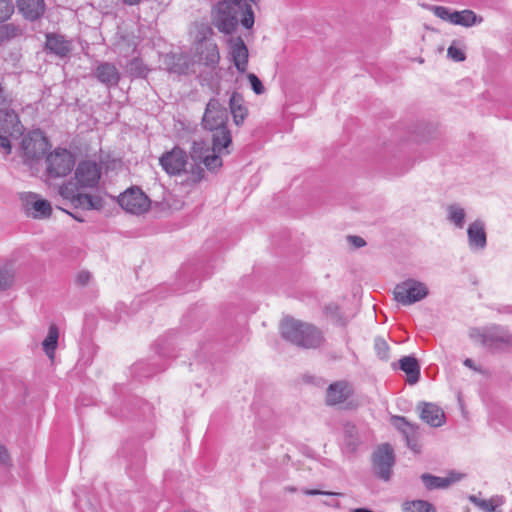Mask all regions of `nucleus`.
Segmentation results:
<instances>
[{
  "label": "nucleus",
  "mask_w": 512,
  "mask_h": 512,
  "mask_svg": "<svg viewBox=\"0 0 512 512\" xmlns=\"http://www.w3.org/2000/svg\"><path fill=\"white\" fill-rule=\"evenodd\" d=\"M280 330L284 339L302 348L315 349L324 341L322 332L314 325L293 318H285Z\"/></svg>",
  "instance_id": "f03ea898"
},
{
  "label": "nucleus",
  "mask_w": 512,
  "mask_h": 512,
  "mask_svg": "<svg viewBox=\"0 0 512 512\" xmlns=\"http://www.w3.org/2000/svg\"><path fill=\"white\" fill-rule=\"evenodd\" d=\"M353 512H373V511L368 510L366 508H358V509H355Z\"/></svg>",
  "instance_id": "5fc2aeb1"
},
{
  "label": "nucleus",
  "mask_w": 512,
  "mask_h": 512,
  "mask_svg": "<svg viewBox=\"0 0 512 512\" xmlns=\"http://www.w3.org/2000/svg\"><path fill=\"white\" fill-rule=\"evenodd\" d=\"M447 220L456 228L462 229L465 224L466 211L459 204H450L446 208Z\"/></svg>",
  "instance_id": "c85d7f7f"
},
{
  "label": "nucleus",
  "mask_w": 512,
  "mask_h": 512,
  "mask_svg": "<svg viewBox=\"0 0 512 512\" xmlns=\"http://www.w3.org/2000/svg\"><path fill=\"white\" fill-rule=\"evenodd\" d=\"M0 128L2 132L11 137H18L23 131V125L18 115L12 109L0 108Z\"/></svg>",
  "instance_id": "6ab92c4d"
},
{
  "label": "nucleus",
  "mask_w": 512,
  "mask_h": 512,
  "mask_svg": "<svg viewBox=\"0 0 512 512\" xmlns=\"http://www.w3.org/2000/svg\"><path fill=\"white\" fill-rule=\"evenodd\" d=\"M124 46L132 47V51H133V52H134V51H135V49H136V44H135V43H132V44H126V41H125V40H123V41H121V42H119V43L117 44V47H118V49H119V53H121V52H122V49H121V48H122V47H124Z\"/></svg>",
  "instance_id": "3c124183"
},
{
  "label": "nucleus",
  "mask_w": 512,
  "mask_h": 512,
  "mask_svg": "<svg viewBox=\"0 0 512 512\" xmlns=\"http://www.w3.org/2000/svg\"><path fill=\"white\" fill-rule=\"evenodd\" d=\"M0 151L5 155H9L12 151V146L8 136L0 134Z\"/></svg>",
  "instance_id": "c03bdc74"
},
{
  "label": "nucleus",
  "mask_w": 512,
  "mask_h": 512,
  "mask_svg": "<svg viewBox=\"0 0 512 512\" xmlns=\"http://www.w3.org/2000/svg\"><path fill=\"white\" fill-rule=\"evenodd\" d=\"M17 6L22 15L30 21L39 19L45 12L44 0H17Z\"/></svg>",
  "instance_id": "b1692460"
},
{
  "label": "nucleus",
  "mask_w": 512,
  "mask_h": 512,
  "mask_svg": "<svg viewBox=\"0 0 512 512\" xmlns=\"http://www.w3.org/2000/svg\"><path fill=\"white\" fill-rule=\"evenodd\" d=\"M60 195L65 199H70L75 206L83 209L96 208L97 199L89 194H82L78 192V186L73 183L63 184L59 189Z\"/></svg>",
  "instance_id": "2eb2a0df"
},
{
  "label": "nucleus",
  "mask_w": 512,
  "mask_h": 512,
  "mask_svg": "<svg viewBox=\"0 0 512 512\" xmlns=\"http://www.w3.org/2000/svg\"><path fill=\"white\" fill-rule=\"evenodd\" d=\"M21 148L24 161L32 164L45 155L50 143L40 130H33L22 139Z\"/></svg>",
  "instance_id": "39448f33"
},
{
  "label": "nucleus",
  "mask_w": 512,
  "mask_h": 512,
  "mask_svg": "<svg viewBox=\"0 0 512 512\" xmlns=\"http://www.w3.org/2000/svg\"><path fill=\"white\" fill-rule=\"evenodd\" d=\"M91 278L92 275L89 271L82 270L77 273L75 281L78 286L84 287L90 282Z\"/></svg>",
  "instance_id": "37998d69"
},
{
  "label": "nucleus",
  "mask_w": 512,
  "mask_h": 512,
  "mask_svg": "<svg viewBox=\"0 0 512 512\" xmlns=\"http://www.w3.org/2000/svg\"><path fill=\"white\" fill-rule=\"evenodd\" d=\"M447 56L456 62H461L465 60V53L460 48L454 45H451L448 48Z\"/></svg>",
  "instance_id": "79ce46f5"
},
{
  "label": "nucleus",
  "mask_w": 512,
  "mask_h": 512,
  "mask_svg": "<svg viewBox=\"0 0 512 512\" xmlns=\"http://www.w3.org/2000/svg\"><path fill=\"white\" fill-rule=\"evenodd\" d=\"M159 163L168 175H180L186 170L188 156L185 151L175 147L171 151L164 153L160 157Z\"/></svg>",
  "instance_id": "9b49d317"
},
{
  "label": "nucleus",
  "mask_w": 512,
  "mask_h": 512,
  "mask_svg": "<svg viewBox=\"0 0 512 512\" xmlns=\"http://www.w3.org/2000/svg\"><path fill=\"white\" fill-rule=\"evenodd\" d=\"M59 338L58 328L55 325H51L48 330L46 338L42 342V347L49 359H53L55 356V350L57 348Z\"/></svg>",
  "instance_id": "c756f323"
},
{
  "label": "nucleus",
  "mask_w": 512,
  "mask_h": 512,
  "mask_svg": "<svg viewBox=\"0 0 512 512\" xmlns=\"http://www.w3.org/2000/svg\"><path fill=\"white\" fill-rule=\"evenodd\" d=\"M119 205L127 212L139 215L148 211L150 200L147 195L138 187H132L120 194Z\"/></svg>",
  "instance_id": "6e6552de"
},
{
  "label": "nucleus",
  "mask_w": 512,
  "mask_h": 512,
  "mask_svg": "<svg viewBox=\"0 0 512 512\" xmlns=\"http://www.w3.org/2000/svg\"><path fill=\"white\" fill-rule=\"evenodd\" d=\"M245 9H233L226 6L218 5V15L215 26L218 30L225 34H231L235 31L238 22V14L242 15Z\"/></svg>",
  "instance_id": "ddd939ff"
},
{
  "label": "nucleus",
  "mask_w": 512,
  "mask_h": 512,
  "mask_svg": "<svg viewBox=\"0 0 512 512\" xmlns=\"http://www.w3.org/2000/svg\"><path fill=\"white\" fill-rule=\"evenodd\" d=\"M303 493L305 495H309V496H315V495H337V493H333V492H326V491H321V490H317V489H305L303 490Z\"/></svg>",
  "instance_id": "de8ad7c7"
},
{
  "label": "nucleus",
  "mask_w": 512,
  "mask_h": 512,
  "mask_svg": "<svg viewBox=\"0 0 512 512\" xmlns=\"http://www.w3.org/2000/svg\"><path fill=\"white\" fill-rule=\"evenodd\" d=\"M229 55L234 66L240 73L248 67V48L241 37L230 38L228 41Z\"/></svg>",
  "instance_id": "4468645a"
},
{
  "label": "nucleus",
  "mask_w": 512,
  "mask_h": 512,
  "mask_svg": "<svg viewBox=\"0 0 512 512\" xmlns=\"http://www.w3.org/2000/svg\"><path fill=\"white\" fill-rule=\"evenodd\" d=\"M421 480L423 481L425 487L428 490L444 489L460 480V476L451 473L447 477H438L428 473H424L421 475Z\"/></svg>",
  "instance_id": "a878e982"
},
{
  "label": "nucleus",
  "mask_w": 512,
  "mask_h": 512,
  "mask_svg": "<svg viewBox=\"0 0 512 512\" xmlns=\"http://www.w3.org/2000/svg\"><path fill=\"white\" fill-rule=\"evenodd\" d=\"M505 503V497L502 495H494L489 499H484V501H481L480 509H482L484 512H503L502 510L498 509L500 506H502Z\"/></svg>",
  "instance_id": "f704fd0d"
},
{
  "label": "nucleus",
  "mask_w": 512,
  "mask_h": 512,
  "mask_svg": "<svg viewBox=\"0 0 512 512\" xmlns=\"http://www.w3.org/2000/svg\"><path fill=\"white\" fill-rule=\"evenodd\" d=\"M13 12L14 4L12 0H0V22L9 19Z\"/></svg>",
  "instance_id": "4c0bfd02"
},
{
  "label": "nucleus",
  "mask_w": 512,
  "mask_h": 512,
  "mask_svg": "<svg viewBox=\"0 0 512 512\" xmlns=\"http://www.w3.org/2000/svg\"><path fill=\"white\" fill-rule=\"evenodd\" d=\"M213 34L210 26L202 24L198 26L194 43V56L197 62L210 68H215L220 60L219 49Z\"/></svg>",
  "instance_id": "20e7f679"
},
{
  "label": "nucleus",
  "mask_w": 512,
  "mask_h": 512,
  "mask_svg": "<svg viewBox=\"0 0 512 512\" xmlns=\"http://www.w3.org/2000/svg\"><path fill=\"white\" fill-rule=\"evenodd\" d=\"M247 78L250 82L252 90L255 92V94L260 95L264 93V86L261 82V80L253 73H249L247 75Z\"/></svg>",
  "instance_id": "ea45409f"
},
{
  "label": "nucleus",
  "mask_w": 512,
  "mask_h": 512,
  "mask_svg": "<svg viewBox=\"0 0 512 512\" xmlns=\"http://www.w3.org/2000/svg\"><path fill=\"white\" fill-rule=\"evenodd\" d=\"M395 300L406 306L424 299L428 295V287L417 280L407 279L394 288Z\"/></svg>",
  "instance_id": "423d86ee"
},
{
  "label": "nucleus",
  "mask_w": 512,
  "mask_h": 512,
  "mask_svg": "<svg viewBox=\"0 0 512 512\" xmlns=\"http://www.w3.org/2000/svg\"><path fill=\"white\" fill-rule=\"evenodd\" d=\"M165 63L167 64L168 70L171 73L182 75L185 74L188 70L187 61L182 56L176 54L167 55Z\"/></svg>",
  "instance_id": "7c9ffc66"
},
{
  "label": "nucleus",
  "mask_w": 512,
  "mask_h": 512,
  "mask_svg": "<svg viewBox=\"0 0 512 512\" xmlns=\"http://www.w3.org/2000/svg\"><path fill=\"white\" fill-rule=\"evenodd\" d=\"M230 111L233 116L234 123L239 126L243 124L248 115V109L244 105V99L241 94L233 92L229 99Z\"/></svg>",
  "instance_id": "bb28decb"
},
{
  "label": "nucleus",
  "mask_w": 512,
  "mask_h": 512,
  "mask_svg": "<svg viewBox=\"0 0 512 512\" xmlns=\"http://www.w3.org/2000/svg\"><path fill=\"white\" fill-rule=\"evenodd\" d=\"M221 154H229L228 148L222 149L220 152L214 151V144L212 143V152H210V149L202 141H194L191 148V157L195 161L203 162L210 171H214L222 166Z\"/></svg>",
  "instance_id": "1a4fd4ad"
},
{
  "label": "nucleus",
  "mask_w": 512,
  "mask_h": 512,
  "mask_svg": "<svg viewBox=\"0 0 512 512\" xmlns=\"http://www.w3.org/2000/svg\"><path fill=\"white\" fill-rule=\"evenodd\" d=\"M0 463L3 466H10L11 464L10 455L3 445H0Z\"/></svg>",
  "instance_id": "a18cd8bd"
},
{
  "label": "nucleus",
  "mask_w": 512,
  "mask_h": 512,
  "mask_svg": "<svg viewBox=\"0 0 512 512\" xmlns=\"http://www.w3.org/2000/svg\"><path fill=\"white\" fill-rule=\"evenodd\" d=\"M101 177V167L93 161H82L75 171L77 186L81 188L95 187Z\"/></svg>",
  "instance_id": "f8f14e48"
},
{
  "label": "nucleus",
  "mask_w": 512,
  "mask_h": 512,
  "mask_svg": "<svg viewBox=\"0 0 512 512\" xmlns=\"http://www.w3.org/2000/svg\"><path fill=\"white\" fill-rule=\"evenodd\" d=\"M352 394L348 382L337 381L329 385L326 391V403L330 406L338 405L346 401Z\"/></svg>",
  "instance_id": "5701e85b"
},
{
  "label": "nucleus",
  "mask_w": 512,
  "mask_h": 512,
  "mask_svg": "<svg viewBox=\"0 0 512 512\" xmlns=\"http://www.w3.org/2000/svg\"><path fill=\"white\" fill-rule=\"evenodd\" d=\"M251 1L254 2V3L256 2V0H251Z\"/></svg>",
  "instance_id": "6e6d98bb"
},
{
  "label": "nucleus",
  "mask_w": 512,
  "mask_h": 512,
  "mask_svg": "<svg viewBox=\"0 0 512 512\" xmlns=\"http://www.w3.org/2000/svg\"><path fill=\"white\" fill-rule=\"evenodd\" d=\"M94 76L107 87L117 86L120 81V73L117 67L110 62H100L94 70Z\"/></svg>",
  "instance_id": "aec40b11"
},
{
  "label": "nucleus",
  "mask_w": 512,
  "mask_h": 512,
  "mask_svg": "<svg viewBox=\"0 0 512 512\" xmlns=\"http://www.w3.org/2000/svg\"><path fill=\"white\" fill-rule=\"evenodd\" d=\"M347 241L355 248H361L366 245L365 240L360 236L350 235L347 237Z\"/></svg>",
  "instance_id": "49530a36"
},
{
  "label": "nucleus",
  "mask_w": 512,
  "mask_h": 512,
  "mask_svg": "<svg viewBox=\"0 0 512 512\" xmlns=\"http://www.w3.org/2000/svg\"><path fill=\"white\" fill-rule=\"evenodd\" d=\"M463 364H464L466 367H468V368H470V369H472V370H474V371H477V372H480V371H481V370H480V368H478V367H476V366H475V364H474L473 360H472V359H470V358H466V359L463 361Z\"/></svg>",
  "instance_id": "8fccbe9b"
},
{
  "label": "nucleus",
  "mask_w": 512,
  "mask_h": 512,
  "mask_svg": "<svg viewBox=\"0 0 512 512\" xmlns=\"http://www.w3.org/2000/svg\"><path fill=\"white\" fill-rule=\"evenodd\" d=\"M141 0H123L126 5L133 6L137 5Z\"/></svg>",
  "instance_id": "864d4df0"
},
{
  "label": "nucleus",
  "mask_w": 512,
  "mask_h": 512,
  "mask_svg": "<svg viewBox=\"0 0 512 512\" xmlns=\"http://www.w3.org/2000/svg\"><path fill=\"white\" fill-rule=\"evenodd\" d=\"M219 5L226 6L228 8L233 9H245L242 11V18H240V23L246 29H251L254 25V13L249 4H247L244 0H222Z\"/></svg>",
  "instance_id": "393cba45"
},
{
  "label": "nucleus",
  "mask_w": 512,
  "mask_h": 512,
  "mask_svg": "<svg viewBox=\"0 0 512 512\" xmlns=\"http://www.w3.org/2000/svg\"><path fill=\"white\" fill-rule=\"evenodd\" d=\"M403 510L405 512H437L433 504L425 500L406 501L403 504Z\"/></svg>",
  "instance_id": "473e14b6"
},
{
  "label": "nucleus",
  "mask_w": 512,
  "mask_h": 512,
  "mask_svg": "<svg viewBox=\"0 0 512 512\" xmlns=\"http://www.w3.org/2000/svg\"><path fill=\"white\" fill-rule=\"evenodd\" d=\"M470 338L491 352H505L512 348V335L503 327L474 328Z\"/></svg>",
  "instance_id": "7ed1b4c3"
},
{
  "label": "nucleus",
  "mask_w": 512,
  "mask_h": 512,
  "mask_svg": "<svg viewBox=\"0 0 512 512\" xmlns=\"http://www.w3.org/2000/svg\"><path fill=\"white\" fill-rule=\"evenodd\" d=\"M393 426L403 434L405 437L407 446L413 451H417V434L418 426L410 423L403 416H393L391 418Z\"/></svg>",
  "instance_id": "a211bd4d"
},
{
  "label": "nucleus",
  "mask_w": 512,
  "mask_h": 512,
  "mask_svg": "<svg viewBox=\"0 0 512 512\" xmlns=\"http://www.w3.org/2000/svg\"><path fill=\"white\" fill-rule=\"evenodd\" d=\"M14 282V272L11 268L4 266L0 269V291L6 290Z\"/></svg>",
  "instance_id": "c9c22d12"
},
{
  "label": "nucleus",
  "mask_w": 512,
  "mask_h": 512,
  "mask_svg": "<svg viewBox=\"0 0 512 512\" xmlns=\"http://www.w3.org/2000/svg\"><path fill=\"white\" fill-rule=\"evenodd\" d=\"M126 71L131 77L134 78L145 77L148 72L147 68L143 64V61L138 57L133 58L127 63Z\"/></svg>",
  "instance_id": "72a5a7b5"
},
{
  "label": "nucleus",
  "mask_w": 512,
  "mask_h": 512,
  "mask_svg": "<svg viewBox=\"0 0 512 512\" xmlns=\"http://www.w3.org/2000/svg\"><path fill=\"white\" fill-rule=\"evenodd\" d=\"M452 24L470 27L478 22L476 14L471 10L453 11ZM481 19H479V22Z\"/></svg>",
  "instance_id": "2f4dec72"
},
{
  "label": "nucleus",
  "mask_w": 512,
  "mask_h": 512,
  "mask_svg": "<svg viewBox=\"0 0 512 512\" xmlns=\"http://www.w3.org/2000/svg\"><path fill=\"white\" fill-rule=\"evenodd\" d=\"M399 367L407 374L409 384H415L420 377V366L413 356H404L399 360Z\"/></svg>",
  "instance_id": "cd10ccee"
},
{
  "label": "nucleus",
  "mask_w": 512,
  "mask_h": 512,
  "mask_svg": "<svg viewBox=\"0 0 512 512\" xmlns=\"http://www.w3.org/2000/svg\"><path fill=\"white\" fill-rule=\"evenodd\" d=\"M420 412V418L432 427H440L445 422L443 410L433 403L422 402L417 408Z\"/></svg>",
  "instance_id": "4be33fe9"
},
{
  "label": "nucleus",
  "mask_w": 512,
  "mask_h": 512,
  "mask_svg": "<svg viewBox=\"0 0 512 512\" xmlns=\"http://www.w3.org/2000/svg\"><path fill=\"white\" fill-rule=\"evenodd\" d=\"M468 245L471 251H482L487 246L485 223L476 219L467 228Z\"/></svg>",
  "instance_id": "f3484780"
},
{
  "label": "nucleus",
  "mask_w": 512,
  "mask_h": 512,
  "mask_svg": "<svg viewBox=\"0 0 512 512\" xmlns=\"http://www.w3.org/2000/svg\"><path fill=\"white\" fill-rule=\"evenodd\" d=\"M45 47L49 52L64 58L72 51V42L61 34L47 33Z\"/></svg>",
  "instance_id": "412c9836"
},
{
  "label": "nucleus",
  "mask_w": 512,
  "mask_h": 512,
  "mask_svg": "<svg viewBox=\"0 0 512 512\" xmlns=\"http://www.w3.org/2000/svg\"><path fill=\"white\" fill-rule=\"evenodd\" d=\"M374 346L376 354L380 359L387 360L389 358V346L384 339L376 338Z\"/></svg>",
  "instance_id": "58836bf2"
},
{
  "label": "nucleus",
  "mask_w": 512,
  "mask_h": 512,
  "mask_svg": "<svg viewBox=\"0 0 512 512\" xmlns=\"http://www.w3.org/2000/svg\"><path fill=\"white\" fill-rule=\"evenodd\" d=\"M46 164L50 177H64L72 171L75 159L67 149L57 148L46 157Z\"/></svg>",
  "instance_id": "0eeeda50"
},
{
  "label": "nucleus",
  "mask_w": 512,
  "mask_h": 512,
  "mask_svg": "<svg viewBox=\"0 0 512 512\" xmlns=\"http://www.w3.org/2000/svg\"><path fill=\"white\" fill-rule=\"evenodd\" d=\"M469 500H470V502H471V503H473L475 506H477V507H479V508H480V504H479V503H480L481 501H484V499H480V498H478V497H477V496H475V495L470 496V497H469Z\"/></svg>",
  "instance_id": "603ef678"
},
{
  "label": "nucleus",
  "mask_w": 512,
  "mask_h": 512,
  "mask_svg": "<svg viewBox=\"0 0 512 512\" xmlns=\"http://www.w3.org/2000/svg\"><path fill=\"white\" fill-rule=\"evenodd\" d=\"M21 35V29L14 24H7L0 27V41L8 40Z\"/></svg>",
  "instance_id": "e433bc0d"
},
{
  "label": "nucleus",
  "mask_w": 512,
  "mask_h": 512,
  "mask_svg": "<svg viewBox=\"0 0 512 512\" xmlns=\"http://www.w3.org/2000/svg\"><path fill=\"white\" fill-rule=\"evenodd\" d=\"M434 14L444 21L452 23L453 11L443 6H435L433 8Z\"/></svg>",
  "instance_id": "a19ab883"
},
{
  "label": "nucleus",
  "mask_w": 512,
  "mask_h": 512,
  "mask_svg": "<svg viewBox=\"0 0 512 512\" xmlns=\"http://www.w3.org/2000/svg\"><path fill=\"white\" fill-rule=\"evenodd\" d=\"M24 209L27 216L34 219H45L50 217L52 207L49 201L41 199L37 194H29L24 202Z\"/></svg>",
  "instance_id": "dca6fc26"
},
{
  "label": "nucleus",
  "mask_w": 512,
  "mask_h": 512,
  "mask_svg": "<svg viewBox=\"0 0 512 512\" xmlns=\"http://www.w3.org/2000/svg\"><path fill=\"white\" fill-rule=\"evenodd\" d=\"M394 463L393 448L389 444L379 446L373 454V470L382 480L388 481L390 479Z\"/></svg>",
  "instance_id": "9d476101"
},
{
  "label": "nucleus",
  "mask_w": 512,
  "mask_h": 512,
  "mask_svg": "<svg viewBox=\"0 0 512 512\" xmlns=\"http://www.w3.org/2000/svg\"><path fill=\"white\" fill-rule=\"evenodd\" d=\"M354 432H355V427L354 426H347L346 427V433L351 438V440L349 441V445L353 446V448H355L358 445V441L356 439H353Z\"/></svg>",
  "instance_id": "09e8293b"
},
{
  "label": "nucleus",
  "mask_w": 512,
  "mask_h": 512,
  "mask_svg": "<svg viewBox=\"0 0 512 512\" xmlns=\"http://www.w3.org/2000/svg\"><path fill=\"white\" fill-rule=\"evenodd\" d=\"M228 112L218 99L212 98L207 103L203 116V126L209 130L214 151L227 149L232 143L231 132L227 127Z\"/></svg>",
  "instance_id": "f257e3e1"
}]
</instances>
